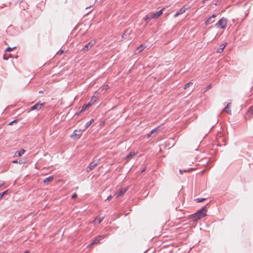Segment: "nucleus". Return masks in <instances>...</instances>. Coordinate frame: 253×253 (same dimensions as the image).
Listing matches in <instances>:
<instances>
[{
  "instance_id": "obj_1",
  "label": "nucleus",
  "mask_w": 253,
  "mask_h": 253,
  "mask_svg": "<svg viewBox=\"0 0 253 253\" xmlns=\"http://www.w3.org/2000/svg\"><path fill=\"white\" fill-rule=\"evenodd\" d=\"M209 204H207L206 206L203 207L200 210H198L196 212L191 215V219L193 221H196L199 219L205 217L206 215L207 212V206Z\"/></svg>"
},
{
  "instance_id": "obj_2",
  "label": "nucleus",
  "mask_w": 253,
  "mask_h": 253,
  "mask_svg": "<svg viewBox=\"0 0 253 253\" xmlns=\"http://www.w3.org/2000/svg\"><path fill=\"white\" fill-rule=\"evenodd\" d=\"M227 20L226 19L223 17L216 23L215 25L217 28L224 29L227 24Z\"/></svg>"
},
{
  "instance_id": "obj_3",
  "label": "nucleus",
  "mask_w": 253,
  "mask_h": 253,
  "mask_svg": "<svg viewBox=\"0 0 253 253\" xmlns=\"http://www.w3.org/2000/svg\"><path fill=\"white\" fill-rule=\"evenodd\" d=\"M44 103H42L40 101H39L37 103L35 104L34 106H33L28 111V112H30L31 111L33 110H40L42 108V107L44 106Z\"/></svg>"
},
{
  "instance_id": "obj_4",
  "label": "nucleus",
  "mask_w": 253,
  "mask_h": 253,
  "mask_svg": "<svg viewBox=\"0 0 253 253\" xmlns=\"http://www.w3.org/2000/svg\"><path fill=\"white\" fill-rule=\"evenodd\" d=\"M127 190H128V187L121 188L119 190V191L117 192H116L115 194V195L116 196V198H118V197L124 195V194L127 191Z\"/></svg>"
},
{
  "instance_id": "obj_5",
  "label": "nucleus",
  "mask_w": 253,
  "mask_h": 253,
  "mask_svg": "<svg viewBox=\"0 0 253 253\" xmlns=\"http://www.w3.org/2000/svg\"><path fill=\"white\" fill-rule=\"evenodd\" d=\"M82 133V130L81 129H76L74 131L73 134L71 135V137L73 139H78L81 137Z\"/></svg>"
},
{
  "instance_id": "obj_6",
  "label": "nucleus",
  "mask_w": 253,
  "mask_h": 253,
  "mask_svg": "<svg viewBox=\"0 0 253 253\" xmlns=\"http://www.w3.org/2000/svg\"><path fill=\"white\" fill-rule=\"evenodd\" d=\"M98 162H95V161L91 162L88 167L86 168V171L89 172L93 169L98 165Z\"/></svg>"
},
{
  "instance_id": "obj_7",
  "label": "nucleus",
  "mask_w": 253,
  "mask_h": 253,
  "mask_svg": "<svg viewBox=\"0 0 253 253\" xmlns=\"http://www.w3.org/2000/svg\"><path fill=\"white\" fill-rule=\"evenodd\" d=\"M216 17V15L213 14L205 22V24L208 25L212 23L214 21V18Z\"/></svg>"
},
{
  "instance_id": "obj_8",
  "label": "nucleus",
  "mask_w": 253,
  "mask_h": 253,
  "mask_svg": "<svg viewBox=\"0 0 253 253\" xmlns=\"http://www.w3.org/2000/svg\"><path fill=\"white\" fill-rule=\"evenodd\" d=\"M159 127H160V126H158L157 127H155V128H154L153 129H152V130L151 131L150 133H149V134L147 135V137H148V138H149V137H150L152 135H156V134L158 133V131H159L158 129H159Z\"/></svg>"
},
{
  "instance_id": "obj_9",
  "label": "nucleus",
  "mask_w": 253,
  "mask_h": 253,
  "mask_svg": "<svg viewBox=\"0 0 253 253\" xmlns=\"http://www.w3.org/2000/svg\"><path fill=\"white\" fill-rule=\"evenodd\" d=\"M163 9H162L160 10L159 11L156 12L155 13H152V16L151 17V18H153L154 19L157 18L159 17L160 15H161L163 13Z\"/></svg>"
},
{
  "instance_id": "obj_10",
  "label": "nucleus",
  "mask_w": 253,
  "mask_h": 253,
  "mask_svg": "<svg viewBox=\"0 0 253 253\" xmlns=\"http://www.w3.org/2000/svg\"><path fill=\"white\" fill-rule=\"evenodd\" d=\"M105 235H103V236H99L97 237H95L92 241V243H91V244L92 245H93V244H97L98 243H99V242L103 238H104L105 237Z\"/></svg>"
},
{
  "instance_id": "obj_11",
  "label": "nucleus",
  "mask_w": 253,
  "mask_h": 253,
  "mask_svg": "<svg viewBox=\"0 0 253 253\" xmlns=\"http://www.w3.org/2000/svg\"><path fill=\"white\" fill-rule=\"evenodd\" d=\"M90 106V104L87 103V104H84L82 106L80 111L78 113H77L76 114V115H80L81 113L84 112L87 108H88Z\"/></svg>"
},
{
  "instance_id": "obj_12",
  "label": "nucleus",
  "mask_w": 253,
  "mask_h": 253,
  "mask_svg": "<svg viewBox=\"0 0 253 253\" xmlns=\"http://www.w3.org/2000/svg\"><path fill=\"white\" fill-rule=\"evenodd\" d=\"M231 103H228L225 108L223 109V111L226 112L227 113H228L229 115H231Z\"/></svg>"
},
{
  "instance_id": "obj_13",
  "label": "nucleus",
  "mask_w": 253,
  "mask_h": 253,
  "mask_svg": "<svg viewBox=\"0 0 253 253\" xmlns=\"http://www.w3.org/2000/svg\"><path fill=\"white\" fill-rule=\"evenodd\" d=\"M96 41L95 40H91L89 42L84 45V47H92L95 45Z\"/></svg>"
},
{
  "instance_id": "obj_14",
  "label": "nucleus",
  "mask_w": 253,
  "mask_h": 253,
  "mask_svg": "<svg viewBox=\"0 0 253 253\" xmlns=\"http://www.w3.org/2000/svg\"><path fill=\"white\" fill-rule=\"evenodd\" d=\"M249 116V119L253 117V107H250L247 113V117Z\"/></svg>"
},
{
  "instance_id": "obj_15",
  "label": "nucleus",
  "mask_w": 253,
  "mask_h": 253,
  "mask_svg": "<svg viewBox=\"0 0 253 253\" xmlns=\"http://www.w3.org/2000/svg\"><path fill=\"white\" fill-rule=\"evenodd\" d=\"M25 150L21 149L19 151H17L15 153V156L16 157H20L25 153Z\"/></svg>"
},
{
  "instance_id": "obj_16",
  "label": "nucleus",
  "mask_w": 253,
  "mask_h": 253,
  "mask_svg": "<svg viewBox=\"0 0 253 253\" xmlns=\"http://www.w3.org/2000/svg\"><path fill=\"white\" fill-rule=\"evenodd\" d=\"M97 99L98 97L94 95L91 97L90 100L88 103L90 104V106H91L97 100Z\"/></svg>"
},
{
  "instance_id": "obj_17",
  "label": "nucleus",
  "mask_w": 253,
  "mask_h": 253,
  "mask_svg": "<svg viewBox=\"0 0 253 253\" xmlns=\"http://www.w3.org/2000/svg\"><path fill=\"white\" fill-rule=\"evenodd\" d=\"M103 218L104 216L101 217L100 216H98L94 219V222L96 223L100 224L103 220Z\"/></svg>"
},
{
  "instance_id": "obj_18",
  "label": "nucleus",
  "mask_w": 253,
  "mask_h": 253,
  "mask_svg": "<svg viewBox=\"0 0 253 253\" xmlns=\"http://www.w3.org/2000/svg\"><path fill=\"white\" fill-rule=\"evenodd\" d=\"M14 56L12 55L11 53H4L3 56L4 60H7L10 57H14Z\"/></svg>"
},
{
  "instance_id": "obj_19",
  "label": "nucleus",
  "mask_w": 253,
  "mask_h": 253,
  "mask_svg": "<svg viewBox=\"0 0 253 253\" xmlns=\"http://www.w3.org/2000/svg\"><path fill=\"white\" fill-rule=\"evenodd\" d=\"M53 179V175H50L46 178H45L44 180H43V183H47L48 182H50L51 181H52Z\"/></svg>"
},
{
  "instance_id": "obj_20",
  "label": "nucleus",
  "mask_w": 253,
  "mask_h": 253,
  "mask_svg": "<svg viewBox=\"0 0 253 253\" xmlns=\"http://www.w3.org/2000/svg\"><path fill=\"white\" fill-rule=\"evenodd\" d=\"M94 122V119H92L89 121L86 122L85 124L84 129L88 128L90 125Z\"/></svg>"
},
{
  "instance_id": "obj_21",
  "label": "nucleus",
  "mask_w": 253,
  "mask_h": 253,
  "mask_svg": "<svg viewBox=\"0 0 253 253\" xmlns=\"http://www.w3.org/2000/svg\"><path fill=\"white\" fill-rule=\"evenodd\" d=\"M135 155V153L134 152H130L126 157V159H130V158H131L133 156H134Z\"/></svg>"
},
{
  "instance_id": "obj_22",
  "label": "nucleus",
  "mask_w": 253,
  "mask_h": 253,
  "mask_svg": "<svg viewBox=\"0 0 253 253\" xmlns=\"http://www.w3.org/2000/svg\"><path fill=\"white\" fill-rule=\"evenodd\" d=\"M152 16V13H149L148 15H147L145 18H144V20L145 21H148V20L153 19V18H151V17Z\"/></svg>"
},
{
  "instance_id": "obj_23",
  "label": "nucleus",
  "mask_w": 253,
  "mask_h": 253,
  "mask_svg": "<svg viewBox=\"0 0 253 253\" xmlns=\"http://www.w3.org/2000/svg\"><path fill=\"white\" fill-rule=\"evenodd\" d=\"M130 31H129L128 30H126L125 32L122 35V38H126V37L129 34Z\"/></svg>"
},
{
  "instance_id": "obj_24",
  "label": "nucleus",
  "mask_w": 253,
  "mask_h": 253,
  "mask_svg": "<svg viewBox=\"0 0 253 253\" xmlns=\"http://www.w3.org/2000/svg\"><path fill=\"white\" fill-rule=\"evenodd\" d=\"M206 199L203 198H196L195 201H196L197 203L202 202L204 201H205Z\"/></svg>"
},
{
  "instance_id": "obj_25",
  "label": "nucleus",
  "mask_w": 253,
  "mask_h": 253,
  "mask_svg": "<svg viewBox=\"0 0 253 253\" xmlns=\"http://www.w3.org/2000/svg\"><path fill=\"white\" fill-rule=\"evenodd\" d=\"M185 11V9L184 7H182L178 12V13L180 15L184 13Z\"/></svg>"
},
{
  "instance_id": "obj_26",
  "label": "nucleus",
  "mask_w": 253,
  "mask_h": 253,
  "mask_svg": "<svg viewBox=\"0 0 253 253\" xmlns=\"http://www.w3.org/2000/svg\"><path fill=\"white\" fill-rule=\"evenodd\" d=\"M193 84V83L192 82H189V83L188 84H185V85L184 86V89H187V88H188L189 87V86L191 85V84Z\"/></svg>"
},
{
  "instance_id": "obj_27",
  "label": "nucleus",
  "mask_w": 253,
  "mask_h": 253,
  "mask_svg": "<svg viewBox=\"0 0 253 253\" xmlns=\"http://www.w3.org/2000/svg\"><path fill=\"white\" fill-rule=\"evenodd\" d=\"M193 169L192 168H190L189 169H184V170H181V169H180L179 170V172L181 174H183V172H187V171H189L191 170H192Z\"/></svg>"
},
{
  "instance_id": "obj_28",
  "label": "nucleus",
  "mask_w": 253,
  "mask_h": 253,
  "mask_svg": "<svg viewBox=\"0 0 253 253\" xmlns=\"http://www.w3.org/2000/svg\"><path fill=\"white\" fill-rule=\"evenodd\" d=\"M7 190H5L4 191H3V192L0 193V199H1L2 198V197L7 193Z\"/></svg>"
},
{
  "instance_id": "obj_29",
  "label": "nucleus",
  "mask_w": 253,
  "mask_h": 253,
  "mask_svg": "<svg viewBox=\"0 0 253 253\" xmlns=\"http://www.w3.org/2000/svg\"><path fill=\"white\" fill-rule=\"evenodd\" d=\"M13 28V26L12 25H10L9 26L8 28H7V32H9Z\"/></svg>"
},
{
  "instance_id": "obj_30",
  "label": "nucleus",
  "mask_w": 253,
  "mask_h": 253,
  "mask_svg": "<svg viewBox=\"0 0 253 253\" xmlns=\"http://www.w3.org/2000/svg\"><path fill=\"white\" fill-rule=\"evenodd\" d=\"M64 50H62V48H60V49L57 52V54L61 55L64 52Z\"/></svg>"
},
{
  "instance_id": "obj_31",
  "label": "nucleus",
  "mask_w": 253,
  "mask_h": 253,
  "mask_svg": "<svg viewBox=\"0 0 253 253\" xmlns=\"http://www.w3.org/2000/svg\"><path fill=\"white\" fill-rule=\"evenodd\" d=\"M224 48H217L216 52L217 53H221L223 52Z\"/></svg>"
},
{
  "instance_id": "obj_32",
  "label": "nucleus",
  "mask_w": 253,
  "mask_h": 253,
  "mask_svg": "<svg viewBox=\"0 0 253 253\" xmlns=\"http://www.w3.org/2000/svg\"><path fill=\"white\" fill-rule=\"evenodd\" d=\"M15 48H5V50L7 52H10L13 50Z\"/></svg>"
},
{
  "instance_id": "obj_33",
  "label": "nucleus",
  "mask_w": 253,
  "mask_h": 253,
  "mask_svg": "<svg viewBox=\"0 0 253 253\" xmlns=\"http://www.w3.org/2000/svg\"><path fill=\"white\" fill-rule=\"evenodd\" d=\"M77 195L76 193H74L72 195V198H73V199H75V198H77Z\"/></svg>"
},
{
  "instance_id": "obj_34",
  "label": "nucleus",
  "mask_w": 253,
  "mask_h": 253,
  "mask_svg": "<svg viewBox=\"0 0 253 253\" xmlns=\"http://www.w3.org/2000/svg\"><path fill=\"white\" fill-rule=\"evenodd\" d=\"M16 121H17L16 120H14V121H11V122H10V123L8 124V125H9V126L12 125L14 123L16 122Z\"/></svg>"
},
{
  "instance_id": "obj_35",
  "label": "nucleus",
  "mask_w": 253,
  "mask_h": 253,
  "mask_svg": "<svg viewBox=\"0 0 253 253\" xmlns=\"http://www.w3.org/2000/svg\"><path fill=\"white\" fill-rule=\"evenodd\" d=\"M112 197L111 195L109 196L107 199H106V201H110L112 199Z\"/></svg>"
},
{
  "instance_id": "obj_36",
  "label": "nucleus",
  "mask_w": 253,
  "mask_h": 253,
  "mask_svg": "<svg viewBox=\"0 0 253 253\" xmlns=\"http://www.w3.org/2000/svg\"><path fill=\"white\" fill-rule=\"evenodd\" d=\"M227 42H224L222 44V45L221 46H222V47H225L227 45Z\"/></svg>"
},
{
  "instance_id": "obj_37",
  "label": "nucleus",
  "mask_w": 253,
  "mask_h": 253,
  "mask_svg": "<svg viewBox=\"0 0 253 253\" xmlns=\"http://www.w3.org/2000/svg\"><path fill=\"white\" fill-rule=\"evenodd\" d=\"M109 86L108 85H105L104 86L103 89H108L109 88Z\"/></svg>"
},
{
  "instance_id": "obj_38",
  "label": "nucleus",
  "mask_w": 253,
  "mask_h": 253,
  "mask_svg": "<svg viewBox=\"0 0 253 253\" xmlns=\"http://www.w3.org/2000/svg\"><path fill=\"white\" fill-rule=\"evenodd\" d=\"M4 184L3 181H0V187Z\"/></svg>"
},
{
  "instance_id": "obj_39",
  "label": "nucleus",
  "mask_w": 253,
  "mask_h": 253,
  "mask_svg": "<svg viewBox=\"0 0 253 253\" xmlns=\"http://www.w3.org/2000/svg\"><path fill=\"white\" fill-rule=\"evenodd\" d=\"M180 15V14L178 13V12H177L175 14L174 16H175V17H177V16H178V15Z\"/></svg>"
},
{
  "instance_id": "obj_40",
  "label": "nucleus",
  "mask_w": 253,
  "mask_h": 253,
  "mask_svg": "<svg viewBox=\"0 0 253 253\" xmlns=\"http://www.w3.org/2000/svg\"><path fill=\"white\" fill-rule=\"evenodd\" d=\"M146 170V168L144 167L141 171V172L142 173L145 170Z\"/></svg>"
},
{
  "instance_id": "obj_41",
  "label": "nucleus",
  "mask_w": 253,
  "mask_h": 253,
  "mask_svg": "<svg viewBox=\"0 0 253 253\" xmlns=\"http://www.w3.org/2000/svg\"><path fill=\"white\" fill-rule=\"evenodd\" d=\"M94 3L93 4H92V5H90L89 6H87L86 7V9H88V8H90L91 7H92L93 5H94Z\"/></svg>"
},
{
  "instance_id": "obj_42",
  "label": "nucleus",
  "mask_w": 253,
  "mask_h": 253,
  "mask_svg": "<svg viewBox=\"0 0 253 253\" xmlns=\"http://www.w3.org/2000/svg\"><path fill=\"white\" fill-rule=\"evenodd\" d=\"M137 47H139V48L143 47V44H140Z\"/></svg>"
},
{
  "instance_id": "obj_43",
  "label": "nucleus",
  "mask_w": 253,
  "mask_h": 253,
  "mask_svg": "<svg viewBox=\"0 0 253 253\" xmlns=\"http://www.w3.org/2000/svg\"><path fill=\"white\" fill-rule=\"evenodd\" d=\"M211 84H210V85H209L207 86V89H209L211 88Z\"/></svg>"
},
{
  "instance_id": "obj_44",
  "label": "nucleus",
  "mask_w": 253,
  "mask_h": 253,
  "mask_svg": "<svg viewBox=\"0 0 253 253\" xmlns=\"http://www.w3.org/2000/svg\"><path fill=\"white\" fill-rule=\"evenodd\" d=\"M12 163H14V164H17V163H18V161H13Z\"/></svg>"
},
{
  "instance_id": "obj_45",
  "label": "nucleus",
  "mask_w": 253,
  "mask_h": 253,
  "mask_svg": "<svg viewBox=\"0 0 253 253\" xmlns=\"http://www.w3.org/2000/svg\"><path fill=\"white\" fill-rule=\"evenodd\" d=\"M143 49H144V48H141V49L139 50L138 51V53H140L141 51H142V50H143Z\"/></svg>"
},
{
  "instance_id": "obj_46",
  "label": "nucleus",
  "mask_w": 253,
  "mask_h": 253,
  "mask_svg": "<svg viewBox=\"0 0 253 253\" xmlns=\"http://www.w3.org/2000/svg\"><path fill=\"white\" fill-rule=\"evenodd\" d=\"M84 51H88V48H84Z\"/></svg>"
},
{
  "instance_id": "obj_47",
  "label": "nucleus",
  "mask_w": 253,
  "mask_h": 253,
  "mask_svg": "<svg viewBox=\"0 0 253 253\" xmlns=\"http://www.w3.org/2000/svg\"><path fill=\"white\" fill-rule=\"evenodd\" d=\"M29 251H25L24 253H29Z\"/></svg>"
},
{
  "instance_id": "obj_48",
  "label": "nucleus",
  "mask_w": 253,
  "mask_h": 253,
  "mask_svg": "<svg viewBox=\"0 0 253 253\" xmlns=\"http://www.w3.org/2000/svg\"><path fill=\"white\" fill-rule=\"evenodd\" d=\"M42 92H43V91L42 90H41V91H39L40 93H42Z\"/></svg>"
}]
</instances>
